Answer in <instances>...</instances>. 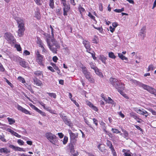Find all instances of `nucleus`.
Instances as JSON below:
<instances>
[{
  "mask_svg": "<svg viewBox=\"0 0 156 156\" xmlns=\"http://www.w3.org/2000/svg\"><path fill=\"white\" fill-rule=\"evenodd\" d=\"M112 151V152L113 154V156H117L116 153L114 149V148H113L111 150Z\"/></svg>",
  "mask_w": 156,
  "mask_h": 156,
  "instance_id": "62",
  "label": "nucleus"
},
{
  "mask_svg": "<svg viewBox=\"0 0 156 156\" xmlns=\"http://www.w3.org/2000/svg\"><path fill=\"white\" fill-rule=\"evenodd\" d=\"M106 144L109 147L111 150L114 148L112 145V142L108 140H107Z\"/></svg>",
  "mask_w": 156,
  "mask_h": 156,
  "instance_id": "31",
  "label": "nucleus"
},
{
  "mask_svg": "<svg viewBox=\"0 0 156 156\" xmlns=\"http://www.w3.org/2000/svg\"><path fill=\"white\" fill-rule=\"evenodd\" d=\"M0 152L1 153H8L10 152L9 151L6 147L2 148L0 149Z\"/></svg>",
  "mask_w": 156,
  "mask_h": 156,
  "instance_id": "27",
  "label": "nucleus"
},
{
  "mask_svg": "<svg viewBox=\"0 0 156 156\" xmlns=\"http://www.w3.org/2000/svg\"><path fill=\"white\" fill-rule=\"evenodd\" d=\"M14 19L17 23L18 27H25L24 20L23 19L18 17H16Z\"/></svg>",
  "mask_w": 156,
  "mask_h": 156,
  "instance_id": "9",
  "label": "nucleus"
},
{
  "mask_svg": "<svg viewBox=\"0 0 156 156\" xmlns=\"http://www.w3.org/2000/svg\"><path fill=\"white\" fill-rule=\"evenodd\" d=\"M78 9L81 16H83V13L85 12V9L81 5H80L78 7Z\"/></svg>",
  "mask_w": 156,
  "mask_h": 156,
  "instance_id": "25",
  "label": "nucleus"
},
{
  "mask_svg": "<svg viewBox=\"0 0 156 156\" xmlns=\"http://www.w3.org/2000/svg\"><path fill=\"white\" fill-rule=\"evenodd\" d=\"M98 148L101 152H104L106 150L105 146L104 145L101 144H99L98 146Z\"/></svg>",
  "mask_w": 156,
  "mask_h": 156,
  "instance_id": "20",
  "label": "nucleus"
},
{
  "mask_svg": "<svg viewBox=\"0 0 156 156\" xmlns=\"http://www.w3.org/2000/svg\"><path fill=\"white\" fill-rule=\"evenodd\" d=\"M92 52H94V53L90 52V53L92 55V56L93 58V59L94 60H95L97 59V57H95V53L93 51Z\"/></svg>",
  "mask_w": 156,
  "mask_h": 156,
  "instance_id": "58",
  "label": "nucleus"
},
{
  "mask_svg": "<svg viewBox=\"0 0 156 156\" xmlns=\"http://www.w3.org/2000/svg\"><path fill=\"white\" fill-rule=\"evenodd\" d=\"M150 93L154 94L156 97V90L153 88Z\"/></svg>",
  "mask_w": 156,
  "mask_h": 156,
  "instance_id": "61",
  "label": "nucleus"
},
{
  "mask_svg": "<svg viewBox=\"0 0 156 156\" xmlns=\"http://www.w3.org/2000/svg\"><path fill=\"white\" fill-rule=\"evenodd\" d=\"M140 87H143L144 89L151 93L153 88L151 87L148 85H146L142 83Z\"/></svg>",
  "mask_w": 156,
  "mask_h": 156,
  "instance_id": "14",
  "label": "nucleus"
},
{
  "mask_svg": "<svg viewBox=\"0 0 156 156\" xmlns=\"http://www.w3.org/2000/svg\"><path fill=\"white\" fill-rule=\"evenodd\" d=\"M7 131L10 133L12 134L13 135L15 132L11 129L10 128H8L6 130Z\"/></svg>",
  "mask_w": 156,
  "mask_h": 156,
  "instance_id": "60",
  "label": "nucleus"
},
{
  "mask_svg": "<svg viewBox=\"0 0 156 156\" xmlns=\"http://www.w3.org/2000/svg\"><path fill=\"white\" fill-rule=\"evenodd\" d=\"M129 115L131 117L133 118L134 119L136 120L138 119L142 121V120L134 112H131L130 113Z\"/></svg>",
  "mask_w": 156,
  "mask_h": 156,
  "instance_id": "18",
  "label": "nucleus"
},
{
  "mask_svg": "<svg viewBox=\"0 0 156 156\" xmlns=\"http://www.w3.org/2000/svg\"><path fill=\"white\" fill-rule=\"evenodd\" d=\"M93 27L95 29L98 30L101 33H102V32L103 31V29L102 27H95L94 25L93 26Z\"/></svg>",
  "mask_w": 156,
  "mask_h": 156,
  "instance_id": "57",
  "label": "nucleus"
},
{
  "mask_svg": "<svg viewBox=\"0 0 156 156\" xmlns=\"http://www.w3.org/2000/svg\"><path fill=\"white\" fill-rule=\"evenodd\" d=\"M131 81L134 84L138 86L139 87H140L142 83L138 81H137L135 80H131Z\"/></svg>",
  "mask_w": 156,
  "mask_h": 156,
  "instance_id": "30",
  "label": "nucleus"
},
{
  "mask_svg": "<svg viewBox=\"0 0 156 156\" xmlns=\"http://www.w3.org/2000/svg\"><path fill=\"white\" fill-rule=\"evenodd\" d=\"M146 29V27L145 26H143L140 30V34L141 35L142 34H145V30Z\"/></svg>",
  "mask_w": 156,
  "mask_h": 156,
  "instance_id": "41",
  "label": "nucleus"
},
{
  "mask_svg": "<svg viewBox=\"0 0 156 156\" xmlns=\"http://www.w3.org/2000/svg\"><path fill=\"white\" fill-rule=\"evenodd\" d=\"M56 12L57 14L60 15L62 13L61 8H59L56 9Z\"/></svg>",
  "mask_w": 156,
  "mask_h": 156,
  "instance_id": "54",
  "label": "nucleus"
},
{
  "mask_svg": "<svg viewBox=\"0 0 156 156\" xmlns=\"http://www.w3.org/2000/svg\"><path fill=\"white\" fill-rule=\"evenodd\" d=\"M15 151H24L23 150V148H20L19 147H16V148H15Z\"/></svg>",
  "mask_w": 156,
  "mask_h": 156,
  "instance_id": "63",
  "label": "nucleus"
},
{
  "mask_svg": "<svg viewBox=\"0 0 156 156\" xmlns=\"http://www.w3.org/2000/svg\"><path fill=\"white\" fill-rule=\"evenodd\" d=\"M94 71L95 73L97 75L99 76H103V75L102 73L99 70L98 68L96 69H95Z\"/></svg>",
  "mask_w": 156,
  "mask_h": 156,
  "instance_id": "32",
  "label": "nucleus"
},
{
  "mask_svg": "<svg viewBox=\"0 0 156 156\" xmlns=\"http://www.w3.org/2000/svg\"><path fill=\"white\" fill-rule=\"evenodd\" d=\"M98 37L95 35L94 36L92 39V42L96 44H97L98 42Z\"/></svg>",
  "mask_w": 156,
  "mask_h": 156,
  "instance_id": "35",
  "label": "nucleus"
},
{
  "mask_svg": "<svg viewBox=\"0 0 156 156\" xmlns=\"http://www.w3.org/2000/svg\"><path fill=\"white\" fill-rule=\"evenodd\" d=\"M101 127L103 129V131L106 133H108L107 131L106 130L107 126H106V124L105 125H103L101 126Z\"/></svg>",
  "mask_w": 156,
  "mask_h": 156,
  "instance_id": "52",
  "label": "nucleus"
},
{
  "mask_svg": "<svg viewBox=\"0 0 156 156\" xmlns=\"http://www.w3.org/2000/svg\"><path fill=\"white\" fill-rule=\"evenodd\" d=\"M104 100L108 104H113L114 101L110 97H108V99L106 98H104Z\"/></svg>",
  "mask_w": 156,
  "mask_h": 156,
  "instance_id": "22",
  "label": "nucleus"
},
{
  "mask_svg": "<svg viewBox=\"0 0 156 156\" xmlns=\"http://www.w3.org/2000/svg\"><path fill=\"white\" fill-rule=\"evenodd\" d=\"M47 93L48 95L51 97H53L54 98H56V95L54 93H50L47 92Z\"/></svg>",
  "mask_w": 156,
  "mask_h": 156,
  "instance_id": "44",
  "label": "nucleus"
},
{
  "mask_svg": "<svg viewBox=\"0 0 156 156\" xmlns=\"http://www.w3.org/2000/svg\"><path fill=\"white\" fill-rule=\"evenodd\" d=\"M93 123L95 124L96 126H97L98 125V120L95 118L93 119Z\"/></svg>",
  "mask_w": 156,
  "mask_h": 156,
  "instance_id": "59",
  "label": "nucleus"
},
{
  "mask_svg": "<svg viewBox=\"0 0 156 156\" xmlns=\"http://www.w3.org/2000/svg\"><path fill=\"white\" fill-rule=\"evenodd\" d=\"M34 74L36 76L39 77L41 76L42 77H43V72L42 71L40 70L34 72Z\"/></svg>",
  "mask_w": 156,
  "mask_h": 156,
  "instance_id": "19",
  "label": "nucleus"
},
{
  "mask_svg": "<svg viewBox=\"0 0 156 156\" xmlns=\"http://www.w3.org/2000/svg\"><path fill=\"white\" fill-rule=\"evenodd\" d=\"M65 123L68 126H71L72 124V123L70 120V119H68L66 116H64L62 118Z\"/></svg>",
  "mask_w": 156,
  "mask_h": 156,
  "instance_id": "16",
  "label": "nucleus"
},
{
  "mask_svg": "<svg viewBox=\"0 0 156 156\" xmlns=\"http://www.w3.org/2000/svg\"><path fill=\"white\" fill-rule=\"evenodd\" d=\"M122 131L123 133L124 138H126V137H128L129 133L128 132L124 129H122Z\"/></svg>",
  "mask_w": 156,
  "mask_h": 156,
  "instance_id": "39",
  "label": "nucleus"
},
{
  "mask_svg": "<svg viewBox=\"0 0 156 156\" xmlns=\"http://www.w3.org/2000/svg\"><path fill=\"white\" fill-rule=\"evenodd\" d=\"M51 65L54 67V68L56 70H58V73H60V71L58 67L56 65V64L54 63H51Z\"/></svg>",
  "mask_w": 156,
  "mask_h": 156,
  "instance_id": "34",
  "label": "nucleus"
},
{
  "mask_svg": "<svg viewBox=\"0 0 156 156\" xmlns=\"http://www.w3.org/2000/svg\"><path fill=\"white\" fill-rule=\"evenodd\" d=\"M25 87L27 88V89L30 90L31 92L33 91L32 88L30 85H29L27 83H26L25 84Z\"/></svg>",
  "mask_w": 156,
  "mask_h": 156,
  "instance_id": "46",
  "label": "nucleus"
},
{
  "mask_svg": "<svg viewBox=\"0 0 156 156\" xmlns=\"http://www.w3.org/2000/svg\"><path fill=\"white\" fill-rule=\"evenodd\" d=\"M30 106L33 109L35 110L36 112H37L39 109L36 107L34 105L31 103L29 104Z\"/></svg>",
  "mask_w": 156,
  "mask_h": 156,
  "instance_id": "45",
  "label": "nucleus"
},
{
  "mask_svg": "<svg viewBox=\"0 0 156 156\" xmlns=\"http://www.w3.org/2000/svg\"><path fill=\"white\" fill-rule=\"evenodd\" d=\"M19 64L20 65L25 68L27 67L28 65L27 63L24 59L20 61Z\"/></svg>",
  "mask_w": 156,
  "mask_h": 156,
  "instance_id": "17",
  "label": "nucleus"
},
{
  "mask_svg": "<svg viewBox=\"0 0 156 156\" xmlns=\"http://www.w3.org/2000/svg\"><path fill=\"white\" fill-rule=\"evenodd\" d=\"M70 135V139L71 142L75 144L77 141V138L78 137V134L77 133H74L71 130L69 131Z\"/></svg>",
  "mask_w": 156,
  "mask_h": 156,
  "instance_id": "8",
  "label": "nucleus"
},
{
  "mask_svg": "<svg viewBox=\"0 0 156 156\" xmlns=\"http://www.w3.org/2000/svg\"><path fill=\"white\" fill-rule=\"evenodd\" d=\"M50 37H47L46 39V41L48 45L50 50L54 53H57V49H59L60 48V46L57 41L55 39L54 37L51 38V41L52 43V44H51L50 39Z\"/></svg>",
  "mask_w": 156,
  "mask_h": 156,
  "instance_id": "2",
  "label": "nucleus"
},
{
  "mask_svg": "<svg viewBox=\"0 0 156 156\" xmlns=\"http://www.w3.org/2000/svg\"><path fill=\"white\" fill-rule=\"evenodd\" d=\"M49 5L50 8L51 9H53L54 8V0H49Z\"/></svg>",
  "mask_w": 156,
  "mask_h": 156,
  "instance_id": "36",
  "label": "nucleus"
},
{
  "mask_svg": "<svg viewBox=\"0 0 156 156\" xmlns=\"http://www.w3.org/2000/svg\"><path fill=\"white\" fill-rule=\"evenodd\" d=\"M39 103L42 106H43V107L44 109H45L46 110H48V111L49 110H48L49 108H45V105L41 101H40L39 102Z\"/></svg>",
  "mask_w": 156,
  "mask_h": 156,
  "instance_id": "50",
  "label": "nucleus"
},
{
  "mask_svg": "<svg viewBox=\"0 0 156 156\" xmlns=\"http://www.w3.org/2000/svg\"><path fill=\"white\" fill-rule=\"evenodd\" d=\"M88 16H89L91 19L93 20L95 22H96V21L95 19V17L92 15L91 13L90 12H89L88 14Z\"/></svg>",
  "mask_w": 156,
  "mask_h": 156,
  "instance_id": "49",
  "label": "nucleus"
},
{
  "mask_svg": "<svg viewBox=\"0 0 156 156\" xmlns=\"http://www.w3.org/2000/svg\"><path fill=\"white\" fill-rule=\"evenodd\" d=\"M87 105L94 111L97 112L98 109L97 107L94 105L90 102L88 101L87 102Z\"/></svg>",
  "mask_w": 156,
  "mask_h": 156,
  "instance_id": "15",
  "label": "nucleus"
},
{
  "mask_svg": "<svg viewBox=\"0 0 156 156\" xmlns=\"http://www.w3.org/2000/svg\"><path fill=\"white\" fill-rule=\"evenodd\" d=\"M82 72L84 74L86 78L91 83H94V80L93 78L92 77L91 75L90 72L87 71L85 67H83L82 68Z\"/></svg>",
  "mask_w": 156,
  "mask_h": 156,
  "instance_id": "6",
  "label": "nucleus"
},
{
  "mask_svg": "<svg viewBox=\"0 0 156 156\" xmlns=\"http://www.w3.org/2000/svg\"><path fill=\"white\" fill-rule=\"evenodd\" d=\"M33 81L34 84L37 86H41L43 85L41 81L36 77H35L33 78Z\"/></svg>",
  "mask_w": 156,
  "mask_h": 156,
  "instance_id": "12",
  "label": "nucleus"
},
{
  "mask_svg": "<svg viewBox=\"0 0 156 156\" xmlns=\"http://www.w3.org/2000/svg\"><path fill=\"white\" fill-rule=\"evenodd\" d=\"M118 56L122 60H125L126 61H128V58L125 57V56H124L122 53H119L118 54Z\"/></svg>",
  "mask_w": 156,
  "mask_h": 156,
  "instance_id": "29",
  "label": "nucleus"
},
{
  "mask_svg": "<svg viewBox=\"0 0 156 156\" xmlns=\"http://www.w3.org/2000/svg\"><path fill=\"white\" fill-rule=\"evenodd\" d=\"M17 79L20 82H21L23 83H26V81L25 79L21 76H19L18 77Z\"/></svg>",
  "mask_w": 156,
  "mask_h": 156,
  "instance_id": "38",
  "label": "nucleus"
},
{
  "mask_svg": "<svg viewBox=\"0 0 156 156\" xmlns=\"http://www.w3.org/2000/svg\"><path fill=\"white\" fill-rule=\"evenodd\" d=\"M37 112L43 116H45L46 115V114L44 112L42 111L39 109Z\"/></svg>",
  "mask_w": 156,
  "mask_h": 156,
  "instance_id": "56",
  "label": "nucleus"
},
{
  "mask_svg": "<svg viewBox=\"0 0 156 156\" xmlns=\"http://www.w3.org/2000/svg\"><path fill=\"white\" fill-rule=\"evenodd\" d=\"M84 120V121L86 124L87 125L90 127L92 128L93 129H94L92 127V125L90 123L89 121L87 119H85Z\"/></svg>",
  "mask_w": 156,
  "mask_h": 156,
  "instance_id": "43",
  "label": "nucleus"
},
{
  "mask_svg": "<svg viewBox=\"0 0 156 156\" xmlns=\"http://www.w3.org/2000/svg\"><path fill=\"white\" fill-rule=\"evenodd\" d=\"M35 58L36 62L40 66H43L45 60L44 56L41 54L39 51L35 53Z\"/></svg>",
  "mask_w": 156,
  "mask_h": 156,
  "instance_id": "4",
  "label": "nucleus"
},
{
  "mask_svg": "<svg viewBox=\"0 0 156 156\" xmlns=\"http://www.w3.org/2000/svg\"><path fill=\"white\" fill-rule=\"evenodd\" d=\"M74 144H75L72 142L69 144V146L70 152H73V151L75 150L74 149Z\"/></svg>",
  "mask_w": 156,
  "mask_h": 156,
  "instance_id": "28",
  "label": "nucleus"
},
{
  "mask_svg": "<svg viewBox=\"0 0 156 156\" xmlns=\"http://www.w3.org/2000/svg\"><path fill=\"white\" fill-rule=\"evenodd\" d=\"M0 139L2 141L4 142H6V140L4 136H1L0 137Z\"/></svg>",
  "mask_w": 156,
  "mask_h": 156,
  "instance_id": "64",
  "label": "nucleus"
},
{
  "mask_svg": "<svg viewBox=\"0 0 156 156\" xmlns=\"http://www.w3.org/2000/svg\"><path fill=\"white\" fill-rule=\"evenodd\" d=\"M17 31L18 35L20 37H22L24 34V31L25 30V27H18Z\"/></svg>",
  "mask_w": 156,
  "mask_h": 156,
  "instance_id": "13",
  "label": "nucleus"
},
{
  "mask_svg": "<svg viewBox=\"0 0 156 156\" xmlns=\"http://www.w3.org/2000/svg\"><path fill=\"white\" fill-rule=\"evenodd\" d=\"M35 17L38 20L41 19V15L40 12H36L35 14Z\"/></svg>",
  "mask_w": 156,
  "mask_h": 156,
  "instance_id": "33",
  "label": "nucleus"
},
{
  "mask_svg": "<svg viewBox=\"0 0 156 156\" xmlns=\"http://www.w3.org/2000/svg\"><path fill=\"white\" fill-rule=\"evenodd\" d=\"M45 136L50 142L53 144L56 145L58 143V138L51 133L48 132L46 133Z\"/></svg>",
  "mask_w": 156,
  "mask_h": 156,
  "instance_id": "3",
  "label": "nucleus"
},
{
  "mask_svg": "<svg viewBox=\"0 0 156 156\" xmlns=\"http://www.w3.org/2000/svg\"><path fill=\"white\" fill-rule=\"evenodd\" d=\"M108 56L109 58L112 59H114L116 58V57L114 55V53L112 52H110L109 53Z\"/></svg>",
  "mask_w": 156,
  "mask_h": 156,
  "instance_id": "37",
  "label": "nucleus"
},
{
  "mask_svg": "<svg viewBox=\"0 0 156 156\" xmlns=\"http://www.w3.org/2000/svg\"><path fill=\"white\" fill-rule=\"evenodd\" d=\"M5 39L8 43L12 45H13L16 42V39L12 34L10 33H6L5 34Z\"/></svg>",
  "mask_w": 156,
  "mask_h": 156,
  "instance_id": "5",
  "label": "nucleus"
},
{
  "mask_svg": "<svg viewBox=\"0 0 156 156\" xmlns=\"http://www.w3.org/2000/svg\"><path fill=\"white\" fill-rule=\"evenodd\" d=\"M68 140V138L67 136H64L63 141V144H67Z\"/></svg>",
  "mask_w": 156,
  "mask_h": 156,
  "instance_id": "48",
  "label": "nucleus"
},
{
  "mask_svg": "<svg viewBox=\"0 0 156 156\" xmlns=\"http://www.w3.org/2000/svg\"><path fill=\"white\" fill-rule=\"evenodd\" d=\"M70 153L73 156H78L79 155L78 152L77 151L75 152V150H74L73 151V152H70Z\"/></svg>",
  "mask_w": 156,
  "mask_h": 156,
  "instance_id": "55",
  "label": "nucleus"
},
{
  "mask_svg": "<svg viewBox=\"0 0 156 156\" xmlns=\"http://www.w3.org/2000/svg\"><path fill=\"white\" fill-rule=\"evenodd\" d=\"M15 47L16 48L18 51H22V48L20 44H15Z\"/></svg>",
  "mask_w": 156,
  "mask_h": 156,
  "instance_id": "42",
  "label": "nucleus"
},
{
  "mask_svg": "<svg viewBox=\"0 0 156 156\" xmlns=\"http://www.w3.org/2000/svg\"><path fill=\"white\" fill-rule=\"evenodd\" d=\"M139 114L144 115L146 117H147L148 115V112L145 110L142 109H141V111H139Z\"/></svg>",
  "mask_w": 156,
  "mask_h": 156,
  "instance_id": "21",
  "label": "nucleus"
},
{
  "mask_svg": "<svg viewBox=\"0 0 156 156\" xmlns=\"http://www.w3.org/2000/svg\"><path fill=\"white\" fill-rule=\"evenodd\" d=\"M17 109L20 111H21L22 112L26 114L31 115V114L30 112L27 110L26 109L23 108L20 105H17Z\"/></svg>",
  "mask_w": 156,
  "mask_h": 156,
  "instance_id": "11",
  "label": "nucleus"
},
{
  "mask_svg": "<svg viewBox=\"0 0 156 156\" xmlns=\"http://www.w3.org/2000/svg\"><path fill=\"white\" fill-rule=\"evenodd\" d=\"M7 119L8 120L9 125H12L13 124L15 123V120L13 119L10 118V117H8L7 118Z\"/></svg>",
  "mask_w": 156,
  "mask_h": 156,
  "instance_id": "24",
  "label": "nucleus"
},
{
  "mask_svg": "<svg viewBox=\"0 0 156 156\" xmlns=\"http://www.w3.org/2000/svg\"><path fill=\"white\" fill-rule=\"evenodd\" d=\"M89 64L91 68L94 70L96 69L97 68L95 66V64L92 62H90Z\"/></svg>",
  "mask_w": 156,
  "mask_h": 156,
  "instance_id": "40",
  "label": "nucleus"
},
{
  "mask_svg": "<svg viewBox=\"0 0 156 156\" xmlns=\"http://www.w3.org/2000/svg\"><path fill=\"white\" fill-rule=\"evenodd\" d=\"M37 43L39 44V47L41 48L44 46V44L43 43L42 41L40 38H37Z\"/></svg>",
  "mask_w": 156,
  "mask_h": 156,
  "instance_id": "23",
  "label": "nucleus"
},
{
  "mask_svg": "<svg viewBox=\"0 0 156 156\" xmlns=\"http://www.w3.org/2000/svg\"><path fill=\"white\" fill-rule=\"evenodd\" d=\"M99 59L104 64L106 63L107 58L104 55H100L99 57Z\"/></svg>",
  "mask_w": 156,
  "mask_h": 156,
  "instance_id": "26",
  "label": "nucleus"
},
{
  "mask_svg": "<svg viewBox=\"0 0 156 156\" xmlns=\"http://www.w3.org/2000/svg\"><path fill=\"white\" fill-rule=\"evenodd\" d=\"M18 144L20 145H23L24 144V142L21 139H19L17 141Z\"/></svg>",
  "mask_w": 156,
  "mask_h": 156,
  "instance_id": "51",
  "label": "nucleus"
},
{
  "mask_svg": "<svg viewBox=\"0 0 156 156\" xmlns=\"http://www.w3.org/2000/svg\"><path fill=\"white\" fill-rule=\"evenodd\" d=\"M109 82L118 91L121 95L126 98H127V97H126V94L122 91L124 90L125 87L124 86L120 87L121 85L122 84V83L121 82V80H119L117 79L111 77L109 79Z\"/></svg>",
  "mask_w": 156,
  "mask_h": 156,
  "instance_id": "1",
  "label": "nucleus"
},
{
  "mask_svg": "<svg viewBox=\"0 0 156 156\" xmlns=\"http://www.w3.org/2000/svg\"><path fill=\"white\" fill-rule=\"evenodd\" d=\"M111 130L113 133H120V131L116 129L112 128Z\"/></svg>",
  "mask_w": 156,
  "mask_h": 156,
  "instance_id": "47",
  "label": "nucleus"
},
{
  "mask_svg": "<svg viewBox=\"0 0 156 156\" xmlns=\"http://www.w3.org/2000/svg\"><path fill=\"white\" fill-rule=\"evenodd\" d=\"M154 69L153 66L151 64L150 65L148 66V69L147 71L148 72H149L151 70H154Z\"/></svg>",
  "mask_w": 156,
  "mask_h": 156,
  "instance_id": "53",
  "label": "nucleus"
},
{
  "mask_svg": "<svg viewBox=\"0 0 156 156\" xmlns=\"http://www.w3.org/2000/svg\"><path fill=\"white\" fill-rule=\"evenodd\" d=\"M83 43L86 48V51L87 52L90 53V52L93 51L92 48L90 47V45L89 41L84 40L83 41Z\"/></svg>",
  "mask_w": 156,
  "mask_h": 156,
  "instance_id": "10",
  "label": "nucleus"
},
{
  "mask_svg": "<svg viewBox=\"0 0 156 156\" xmlns=\"http://www.w3.org/2000/svg\"><path fill=\"white\" fill-rule=\"evenodd\" d=\"M61 2L63 5V14L64 16H67V12L70 10V7L69 4H67L66 0H60Z\"/></svg>",
  "mask_w": 156,
  "mask_h": 156,
  "instance_id": "7",
  "label": "nucleus"
}]
</instances>
